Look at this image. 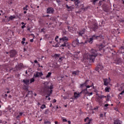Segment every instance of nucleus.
<instances>
[{
  "instance_id": "58",
  "label": "nucleus",
  "mask_w": 124,
  "mask_h": 124,
  "mask_svg": "<svg viewBox=\"0 0 124 124\" xmlns=\"http://www.w3.org/2000/svg\"><path fill=\"white\" fill-rule=\"evenodd\" d=\"M21 44H23V45H24V44H25V42L24 41H22L21 42Z\"/></svg>"
},
{
  "instance_id": "11",
  "label": "nucleus",
  "mask_w": 124,
  "mask_h": 124,
  "mask_svg": "<svg viewBox=\"0 0 124 124\" xmlns=\"http://www.w3.org/2000/svg\"><path fill=\"white\" fill-rule=\"evenodd\" d=\"M60 41H63V42H67L68 41V37H66V36H64V37H63L62 38H60Z\"/></svg>"
},
{
  "instance_id": "40",
  "label": "nucleus",
  "mask_w": 124,
  "mask_h": 124,
  "mask_svg": "<svg viewBox=\"0 0 124 124\" xmlns=\"http://www.w3.org/2000/svg\"><path fill=\"white\" fill-rule=\"evenodd\" d=\"M65 42L63 43V44H62L61 47H65Z\"/></svg>"
},
{
  "instance_id": "10",
  "label": "nucleus",
  "mask_w": 124,
  "mask_h": 124,
  "mask_svg": "<svg viewBox=\"0 0 124 124\" xmlns=\"http://www.w3.org/2000/svg\"><path fill=\"white\" fill-rule=\"evenodd\" d=\"M78 42V39H77L76 40H74L72 42V46L73 47H76V46H78V44L77 43Z\"/></svg>"
},
{
  "instance_id": "47",
  "label": "nucleus",
  "mask_w": 124,
  "mask_h": 124,
  "mask_svg": "<svg viewBox=\"0 0 124 124\" xmlns=\"http://www.w3.org/2000/svg\"><path fill=\"white\" fill-rule=\"evenodd\" d=\"M124 90L119 94L120 95L124 94Z\"/></svg>"
},
{
  "instance_id": "8",
  "label": "nucleus",
  "mask_w": 124,
  "mask_h": 124,
  "mask_svg": "<svg viewBox=\"0 0 124 124\" xmlns=\"http://www.w3.org/2000/svg\"><path fill=\"white\" fill-rule=\"evenodd\" d=\"M42 76H43V73L42 72H37L36 75H34V77L35 78H38V77H41Z\"/></svg>"
},
{
  "instance_id": "17",
  "label": "nucleus",
  "mask_w": 124,
  "mask_h": 124,
  "mask_svg": "<svg viewBox=\"0 0 124 124\" xmlns=\"http://www.w3.org/2000/svg\"><path fill=\"white\" fill-rule=\"evenodd\" d=\"M103 81L104 86H108V84H109V81H108V78H104L103 79Z\"/></svg>"
},
{
  "instance_id": "56",
  "label": "nucleus",
  "mask_w": 124,
  "mask_h": 124,
  "mask_svg": "<svg viewBox=\"0 0 124 124\" xmlns=\"http://www.w3.org/2000/svg\"><path fill=\"white\" fill-rule=\"evenodd\" d=\"M22 41H26V38H23Z\"/></svg>"
},
{
  "instance_id": "60",
  "label": "nucleus",
  "mask_w": 124,
  "mask_h": 124,
  "mask_svg": "<svg viewBox=\"0 0 124 124\" xmlns=\"http://www.w3.org/2000/svg\"><path fill=\"white\" fill-rule=\"evenodd\" d=\"M68 124H71V122L70 121H68Z\"/></svg>"
},
{
  "instance_id": "2",
  "label": "nucleus",
  "mask_w": 124,
  "mask_h": 124,
  "mask_svg": "<svg viewBox=\"0 0 124 124\" xmlns=\"http://www.w3.org/2000/svg\"><path fill=\"white\" fill-rule=\"evenodd\" d=\"M45 89L46 90L47 92V95L46 97V98H47V97H49V96H51V94H52L53 93V89H54V85H51L49 86L48 85H45Z\"/></svg>"
},
{
  "instance_id": "28",
  "label": "nucleus",
  "mask_w": 124,
  "mask_h": 124,
  "mask_svg": "<svg viewBox=\"0 0 124 124\" xmlns=\"http://www.w3.org/2000/svg\"><path fill=\"white\" fill-rule=\"evenodd\" d=\"M60 56H61V54H55L54 55V57L55 59H57V58H59L60 57Z\"/></svg>"
},
{
  "instance_id": "64",
  "label": "nucleus",
  "mask_w": 124,
  "mask_h": 124,
  "mask_svg": "<svg viewBox=\"0 0 124 124\" xmlns=\"http://www.w3.org/2000/svg\"><path fill=\"white\" fill-rule=\"evenodd\" d=\"M101 36V37H99L98 39H101V38H102V36Z\"/></svg>"
},
{
  "instance_id": "29",
  "label": "nucleus",
  "mask_w": 124,
  "mask_h": 124,
  "mask_svg": "<svg viewBox=\"0 0 124 124\" xmlns=\"http://www.w3.org/2000/svg\"><path fill=\"white\" fill-rule=\"evenodd\" d=\"M52 74V73L49 72L48 73L47 75L46 76V78H49L50 76H51V75Z\"/></svg>"
},
{
  "instance_id": "41",
  "label": "nucleus",
  "mask_w": 124,
  "mask_h": 124,
  "mask_svg": "<svg viewBox=\"0 0 124 124\" xmlns=\"http://www.w3.org/2000/svg\"><path fill=\"white\" fill-rule=\"evenodd\" d=\"M92 94H93V92H91V93L88 92V95H89V96L92 95Z\"/></svg>"
},
{
  "instance_id": "18",
  "label": "nucleus",
  "mask_w": 124,
  "mask_h": 124,
  "mask_svg": "<svg viewBox=\"0 0 124 124\" xmlns=\"http://www.w3.org/2000/svg\"><path fill=\"white\" fill-rule=\"evenodd\" d=\"M16 18V16H11L10 17H9L8 18H7V20L8 22H9V21L11 20H13L14 19H15Z\"/></svg>"
},
{
  "instance_id": "4",
  "label": "nucleus",
  "mask_w": 124,
  "mask_h": 124,
  "mask_svg": "<svg viewBox=\"0 0 124 124\" xmlns=\"http://www.w3.org/2000/svg\"><path fill=\"white\" fill-rule=\"evenodd\" d=\"M91 30H93V31H96V30L98 29V25H97V23H95L91 27Z\"/></svg>"
},
{
  "instance_id": "39",
  "label": "nucleus",
  "mask_w": 124,
  "mask_h": 124,
  "mask_svg": "<svg viewBox=\"0 0 124 124\" xmlns=\"http://www.w3.org/2000/svg\"><path fill=\"white\" fill-rule=\"evenodd\" d=\"M62 59H63V57H60L59 60V62H62Z\"/></svg>"
},
{
  "instance_id": "49",
  "label": "nucleus",
  "mask_w": 124,
  "mask_h": 124,
  "mask_svg": "<svg viewBox=\"0 0 124 124\" xmlns=\"http://www.w3.org/2000/svg\"><path fill=\"white\" fill-rule=\"evenodd\" d=\"M27 31H31V28H30L29 27H27Z\"/></svg>"
},
{
  "instance_id": "26",
  "label": "nucleus",
  "mask_w": 124,
  "mask_h": 124,
  "mask_svg": "<svg viewBox=\"0 0 124 124\" xmlns=\"http://www.w3.org/2000/svg\"><path fill=\"white\" fill-rule=\"evenodd\" d=\"M72 74H75V75H79V71H74L72 73Z\"/></svg>"
},
{
  "instance_id": "16",
  "label": "nucleus",
  "mask_w": 124,
  "mask_h": 124,
  "mask_svg": "<svg viewBox=\"0 0 124 124\" xmlns=\"http://www.w3.org/2000/svg\"><path fill=\"white\" fill-rule=\"evenodd\" d=\"M22 82L25 85H30V79H23Z\"/></svg>"
},
{
  "instance_id": "62",
  "label": "nucleus",
  "mask_w": 124,
  "mask_h": 124,
  "mask_svg": "<svg viewBox=\"0 0 124 124\" xmlns=\"http://www.w3.org/2000/svg\"><path fill=\"white\" fill-rule=\"evenodd\" d=\"M82 91H88V88H86L85 89H84Z\"/></svg>"
},
{
  "instance_id": "24",
  "label": "nucleus",
  "mask_w": 124,
  "mask_h": 124,
  "mask_svg": "<svg viewBox=\"0 0 124 124\" xmlns=\"http://www.w3.org/2000/svg\"><path fill=\"white\" fill-rule=\"evenodd\" d=\"M83 93L84 94H88V93H89V92L88 91H85L83 90L81 91V92L80 93Z\"/></svg>"
},
{
  "instance_id": "53",
  "label": "nucleus",
  "mask_w": 124,
  "mask_h": 124,
  "mask_svg": "<svg viewBox=\"0 0 124 124\" xmlns=\"http://www.w3.org/2000/svg\"><path fill=\"white\" fill-rule=\"evenodd\" d=\"M108 106H109V104H108L105 105V107H108Z\"/></svg>"
},
{
  "instance_id": "15",
  "label": "nucleus",
  "mask_w": 124,
  "mask_h": 124,
  "mask_svg": "<svg viewBox=\"0 0 124 124\" xmlns=\"http://www.w3.org/2000/svg\"><path fill=\"white\" fill-rule=\"evenodd\" d=\"M89 81H90V80L87 79L86 80L85 82L80 85V88H84V87H86V86H87V85H88V82H89Z\"/></svg>"
},
{
  "instance_id": "30",
  "label": "nucleus",
  "mask_w": 124,
  "mask_h": 124,
  "mask_svg": "<svg viewBox=\"0 0 124 124\" xmlns=\"http://www.w3.org/2000/svg\"><path fill=\"white\" fill-rule=\"evenodd\" d=\"M50 20H51L52 21H53L54 22L56 21V17L54 16L50 17Z\"/></svg>"
},
{
  "instance_id": "52",
  "label": "nucleus",
  "mask_w": 124,
  "mask_h": 124,
  "mask_svg": "<svg viewBox=\"0 0 124 124\" xmlns=\"http://www.w3.org/2000/svg\"><path fill=\"white\" fill-rule=\"evenodd\" d=\"M68 29L69 30V31H71V27L68 26Z\"/></svg>"
},
{
  "instance_id": "20",
  "label": "nucleus",
  "mask_w": 124,
  "mask_h": 124,
  "mask_svg": "<svg viewBox=\"0 0 124 124\" xmlns=\"http://www.w3.org/2000/svg\"><path fill=\"white\" fill-rule=\"evenodd\" d=\"M99 37H101L100 36H96V35H93L92 36V38L93 39H98Z\"/></svg>"
},
{
  "instance_id": "48",
  "label": "nucleus",
  "mask_w": 124,
  "mask_h": 124,
  "mask_svg": "<svg viewBox=\"0 0 124 124\" xmlns=\"http://www.w3.org/2000/svg\"><path fill=\"white\" fill-rule=\"evenodd\" d=\"M24 28H26V24L21 27V29H24Z\"/></svg>"
},
{
  "instance_id": "46",
  "label": "nucleus",
  "mask_w": 124,
  "mask_h": 124,
  "mask_svg": "<svg viewBox=\"0 0 124 124\" xmlns=\"http://www.w3.org/2000/svg\"><path fill=\"white\" fill-rule=\"evenodd\" d=\"M52 102L53 103H56V102H57V100H56V99H54L53 101H52Z\"/></svg>"
},
{
  "instance_id": "7",
  "label": "nucleus",
  "mask_w": 124,
  "mask_h": 124,
  "mask_svg": "<svg viewBox=\"0 0 124 124\" xmlns=\"http://www.w3.org/2000/svg\"><path fill=\"white\" fill-rule=\"evenodd\" d=\"M103 66H102V65L100 63H99L97 65V67L95 68V70L96 71H98V70H99V69L100 70H102V69H103Z\"/></svg>"
},
{
  "instance_id": "55",
  "label": "nucleus",
  "mask_w": 124,
  "mask_h": 124,
  "mask_svg": "<svg viewBox=\"0 0 124 124\" xmlns=\"http://www.w3.org/2000/svg\"><path fill=\"white\" fill-rule=\"evenodd\" d=\"M20 117H21V116H20V115L19 114L18 115H17V116H16V119H19V118H20Z\"/></svg>"
},
{
  "instance_id": "35",
  "label": "nucleus",
  "mask_w": 124,
  "mask_h": 124,
  "mask_svg": "<svg viewBox=\"0 0 124 124\" xmlns=\"http://www.w3.org/2000/svg\"><path fill=\"white\" fill-rule=\"evenodd\" d=\"M44 108H46V106L44 104H43L42 106L41 107V109H44Z\"/></svg>"
},
{
  "instance_id": "33",
  "label": "nucleus",
  "mask_w": 124,
  "mask_h": 124,
  "mask_svg": "<svg viewBox=\"0 0 124 124\" xmlns=\"http://www.w3.org/2000/svg\"><path fill=\"white\" fill-rule=\"evenodd\" d=\"M85 87H86L87 89H89V88H91V87H93V89H94V88L93 87V85H86Z\"/></svg>"
},
{
  "instance_id": "31",
  "label": "nucleus",
  "mask_w": 124,
  "mask_h": 124,
  "mask_svg": "<svg viewBox=\"0 0 124 124\" xmlns=\"http://www.w3.org/2000/svg\"><path fill=\"white\" fill-rule=\"evenodd\" d=\"M65 42V47H67V48H69V43H68V42Z\"/></svg>"
},
{
  "instance_id": "22",
  "label": "nucleus",
  "mask_w": 124,
  "mask_h": 124,
  "mask_svg": "<svg viewBox=\"0 0 124 124\" xmlns=\"http://www.w3.org/2000/svg\"><path fill=\"white\" fill-rule=\"evenodd\" d=\"M80 96V93H77V92L74 93V97L75 98H78Z\"/></svg>"
},
{
  "instance_id": "1",
  "label": "nucleus",
  "mask_w": 124,
  "mask_h": 124,
  "mask_svg": "<svg viewBox=\"0 0 124 124\" xmlns=\"http://www.w3.org/2000/svg\"><path fill=\"white\" fill-rule=\"evenodd\" d=\"M97 50L93 49H92L90 51L89 54L87 56L88 60H90V62H93L95 60V58L97 57Z\"/></svg>"
},
{
  "instance_id": "61",
  "label": "nucleus",
  "mask_w": 124,
  "mask_h": 124,
  "mask_svg": "<svg viewBox=\"0 0 124 124\" xmlns=\"http://www.w3.org/2000/svg\"><path fill=\"white\" fill-rule=\"evenodd\" d=\"M63 99H66V98H67V97H66V96H64V97H63Z\"/></svg>"
},
{
  "instance_id": "12",
  "label": "nucleus",
  "mask_w": 124,
  "mask_h": 124,
  "mask_svg": "<svg viewBox=\"0 0 124 124\" xmlns=\"http://www.w3.org/2000/svg\"><path fill=\"white\" fill-rule=\"evenodd\" d=\"M65 7L66 8H67V11H72V10L74 9V7L72 6H69L67 4H66Z\"/></svg>"
},
{
  "instance_id": "57",
  "label": "nucleus",
  "mask_w": 124,
  "mask_h": 124,
  "mask_svg": "<svg viewBox=\"0 0 124 124\" xmlns=\"http://www.w3.org/2000/svg\"><path fill=\"white\" fill-rule=\"evenodd\" d=\"M19 115L21 117V116H22L23 115V112H20Z\"/></svg>"
},
{
  "instance_id": "59",
  "label": "nucleus",
  "mask_w": 124,
  "mask_h": 124,
  "mask_svg": "<svg viewBox=\"0 0 124 124\" xmlns=\"http://www.w3.org/2000/svg\"><path fill=\"white\" fill-rule=\"evenodd\" d=\"M30 42H33V39H31L30 40Z\"/></svg>"
},
{
  "instance_id": "19",
  "label": "nucleus",
  "mask_w": 124,
  "mask_h": 124,
  "mask_svg": "<svg viewBox=\"0 0 124 124\" xmlns=\"http://www.w3.org/2000/svg\"><path fill=\"white\" fill-rule=\"evenodd\" d=\"M122 121L117 119L116 120H114L113 124H122Z\"/></svg>"
},
{
  "instance_id": "6",
  "label": "nucleus",
  "mask_w": 124,
  "mask_h": 124,
  "mask_svg": "<svg viewBox=\"0 0 124 124\" xmlns=\"http://www.w3.org/2000/svg\"><path fill=\"white\" fill-rule=\"evenodd\" d=\"M105 47V45L103 44H101L100 45H97L96 48L97 50H99V51H101L103 48Z\"/></svg>"
},
{
  "instance_id": "37",
  "label": "nucleus",
  "mask_w": 124,
  "mask_h": 124,
  "mask_svg": "<svg viewBox=\"0 0 124 124\" xmlns=\"http://www.w3.org/2000/svg\"><path fill=\"white\" fill-rule=\"evenodd\" d=\"M44 124H51V122L48 121H45Z\"/></svg>"
},
{
  "instance_id": "42",
  "label": "nucleus",
  "mask_w": 124,
  "mask_h": 124,
  "mask_svg": "<svg viewBox=\"0 0 124 124\" xmlns=\"http://www.w3.org/2000/svg\"><path fill=\"white\" fill-rule=\"evenodd\" d=\"M101 2H102V1H100L99 2V6H101V5H102V4L101 3Z\"/></svg>"
},
{
  "instance_id": "63",
  "label": "nucleus",
  "mask_w": 124,
  "mask_h": 124,
  "mask_svg": "<svg viewBox=\"0 0 124 124\" xmlns=\"http://www.w3.org/2000/svg\"><path fill=\"white\" fill-rule=\"evenodd\" d=\"M0 124H3V122H2V120H0Z\"/></svg>"
},
{
  "instance_id": "3",
  "label": "nucleus",
  "mask_w": 124,
  "mask_h": 124,
  "mask_svg": "<svg viewBox=\"0 0 124 124\" xmlns=\"http://www.w3.org/2000/svg\"><path fill=\"white\" fill-rule=\"evenodd\" d=\"M9 53L10 54V57L11 58H14L16 56V55H17V51L15 49H12L10 51Z\"/></svg>"
},
{
  "instance_id": "43",
  "label": "nucleus",
  "mask_w": 124,
  "mask_h": 124,
  "mask_svg": "<svg viewBox=\"0 0 124 124\" xmlns=\"http://www.w3.org/2000/svg\"><path fill=\"white\" fill-rule=\"evenodd\" d=\"M106 100H107V101H109V100H110V99L109 98L108 95V96H107V98Z\"/></svg>"
},
{
  "instance_id": "38",
  "label": "nucleus",
  "mask_w": 124,
  "mask_h": 124,
  "mask_svg": "<svg viewBox=\"0 0 124 124\" xmlns=\"http://www.w3.org/2000/svg\"><path fill=\"white\" fill-rule=\"evenodd\" d=\"M34 82V78H32L30 79V83L31 84V83H33Z\"/></svg>"
},
{
  "instance_id": "21",
  "label": "nucleus",
  "mask_w": 124,
  "mask_h": 124,
  "mask_svg": "<svg viewBox=\"0 0 124 124\" xmlns=\"http://www.w3.org/2000/svg\"><path fill=\"white\" fill-rule=\"evenodd\" d=\"M23 63H21L20 64H19L18 66H17V69H18L19 70H21V69H22V68H23Z\"/></svg>"
},
{
  "instance_id": "36",
  "label": "nucleus",
  "mask_w": 124,
  "mask_h": 124,
  "mask_svg": "<svg viewBox=\"0 0 124 124\" xmlns=\"http://www.w3.org/2000/svg\"><path fill=\"white\" fill-rule=\"evenodd\" d=\"M77 43H78V46H79V45L80 44H84V43H83L82 42L79 41V40H78V42H77Z\"/></svg>"
},
{
  "instance_id": "50",
  "label": "nucleus",
  "mask_w": 124,
  "mask_h": 124,
  "mask_svg": "<svg viewBox=\"0 0 124 124\" xmlns=\"http://www.w3.org/2000/svg\"><path fill=\"white\" fill-rule=\"evenodd\" d=\"M86 119H87V122H89V120H91L92 121H93V120H92V119H90V118H89V117H87Z\"/></svg>"
},
{
  "instance_id": "23",
  "label": "nucleus",
  "mask_w": 124,
  "mask_h": 124,
  "mask_svg": "<svg viewBox=\"0 0 124 124\" xmlns=\"http://www.w3.org/2000/svg\"><path fill=\"white\" fill-rule=\"evenodd\" d=\"M87 42H88V43H90V44H92L93 43V38H92V37L90 38L87 40Z\"/></svg>"
},
{
  "instance_id": "32",
  "label": "nucleus",
  "mask_w": 124,
  "mask_h": 124,
  "mask_svg": "<svg viewBox=\"0 0 124 124\" xmlns=\"http://www.w3.org/2000/svg\"><path fill=\"white\" fill-rule=\"evenodd\" d=\"M28 7H29V6L28 5H26L25 6V7L23 8V10H26V11H27V10H28Z\"/></svg>"
},
{
  "instance_id": "51",
  "label": "nucleus",
  "mask_w": 124,
  "mask_h": 124,
  "mask_svg": "<svg viewBox=\"0 0 124 124\" xmlns=\"http://www.w3.org/2000/svg\"><path fill=\"white\" fill-rule=\"evenodd\" d=\"M63 122H67V120L66 119H62Z\"/></svg>"
},
{
  "instance_id": "9",
  "label": "nucleus",
  "mask_w": 124,
  "mask_h": 124,
  "mask_svg": "<svg viewBox=\"0 0 124 124\" xmlns=\"http://www.w3.org/2000/svg\"><path fill=\"white\" fill-rule=\"evenodd\" d=\"M72 1H74L75 4L76 6V8H79V4H80V1L79 0H71Z\"/></svg>"
},
{
  "instance_id": "44",
  "label": "nucleus",
  "mask_w": 124,
  "mask_h": 124,
  "mask_svg": "<svg viewBox=\"0 0 124 124\" xmlns=\"http://www.w3.org/2000/svg\"><path fill=\"white\" fill-rule=\"evenodd\" d=\"M27 92H28V93H27V94L29 95V94H30V93H31V91H29V89H27Z\"/></svg>"
},
{
  "instance_id": "34",
  "label": "nucleus",
  "mask_w": 124,
  "mask_h": 124,
  "mask_svg": "<svg viewBox=\"0 0 124 124\" xmlns=\"http://www.w3.org/2000/svg\"><path fill=\"white\" fill-rule=\"evenodd\" d=\"M49 113V110L48 109H46L44 112L45 115H47V114Z\"/></svg>"
},
{
  "instance_id": "5",
  "label": "nucleus",
  "mask_w": 124,
  "mask_h": 124,
  "mask_svg": "<svg viewBox=\"0 0 124 124\" xmlns=\"http://www.w3.org/2000/svg\"><path fill=\"white\" fill-rule=\"evenodd\" d=\"M55 12V10L52 7H48L47 8V14H53Z\"/></svg>"
},
{
  "instance_id": "14",
  "label": "nucleus",
  "mask_w": 124,
  "mask_h": 124,
  "mask_svg": "<svg viewBox=\"0 0 124 124\" xmlns=\"http://www.w3.org/2000/svg\"><path fill=\"white\" fill-rule=\"evenodd\" d=\"M85 31H86V29H83L81 31H79L78 32V35L79 36H82L83 34L85 33Z\"/></svg>"
},
{
  "instance_id": "54",
  "label": "nucleus",
  "mask_w": 124,
  "mask_h": 124,
  "mask_svg": "<svg viewBox=\"0 0 124 124\" xmlns=\"http://www.w3.org/2000/svg\"><path fill=\"white\" fill-rule=\"evenodd\" d=\"M34 62L35 63H38V62H37V60H35V61H34Z\"/></svg>"
},
{
  "instance_id": "45",
  "label": "nucleus",
  "mask_w": 124,
  "mask_h": 124,
  "mask_svg": "<svg viewBox=\"0 0 124 124\" xmlns=\"http://www.w3.org/2000/svg\"><path fill=\"white\" fill-rule=\"evenodd\" d=\"M56 2L58 3H61V2H62V1L61 0H57Z\"/></svg>"
},
{
  "instance_id": "25",
  "label": "nucleus",
  "mask_w": 124,
  "mask_h": 124,
  "mask_svg": "<svg viewBox=\"0 0 124 124\" xmlns=\"http://www.w3.org/2000/svg\"><path fill=\"white\" fill-rule=\"evenodd\" d=\"M98 0H91V2H92L93 4L95 5V3H96Z\"/></svg>"
},
{
  "instance_id": "27",
  "label": "nucleus",
  "mask_w": 124,
  "mask_h": 124,
  "mask_svg": "<svg viewBox=\"0 0 124 124\" xmlns=\"http://www.w3.org/2000/svg\"><path fill=\"white\" fill-rule=\"evenodd\" d=\"M109 90H110V87H106L105 89V91L106 93H109V92H110Z\"/></svg>"
},
{
  "instance_id": "13",
  "label": "nucleus",
  "mask_w": 124,
  "mask_h": 124,
  "mask_svg": "<svg viewBox=\"0 0 124 124\" xmlns=\"http://www.w3.org/2000/svg\"><path fill=\"white\" fill-rule=\"evenodd\" d=\"M104 97H105L106 98V97H107V96H105L104 95H100V96H98V98H97V101H98V102H99V103H101V101H100V99H102V98H104Z\"/></svg>"
}]
</instances>
